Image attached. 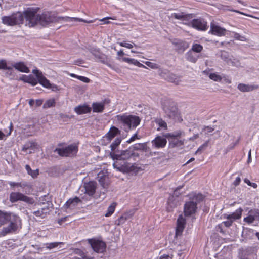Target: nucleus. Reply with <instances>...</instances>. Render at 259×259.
I'll list each match as a JSON object with an SVG mask.
<instances>
[{"instance_id":"obj_1","label":"nucleus","mask_w":259,"mask_h":259,"mask_svg":"<svg viewBox=\"0 0 259 259\" xmlns=\"http://www.w3.org/2000/svg\"><path fill=\"white\" fill-rule=\"evenodd\" d=\"M9 222L10 224L4 227L1 232V235L5 236L7 234L16 232L20 225V218L13 213H7L0 210V226Z\"/></svg>"},{"instance_id":"obj_2","label":"nucleus","mask_w":259,"mask_h":259,"mask_svg":"<svg viewBox=\"0 0 259 259\" xmlns=\"http://www.w3.org/2000/svg\"><path fill=\"white\" fill-rule=\"evenodd\" d=\"M73 20L78 21L80 22H87V21L81 19L74 17H56L52 15L49 12L42 13L41 15H39L38 24H40L42 26H46L51 23L55 22L57 21H63L65 22H71ZM92 21H89L88 23L92 22Z\"/></svg>"},{"instance_id":"obj_3","label":"nucleus","mask_w":259,"mask_h":259,"mask_svg":"<svg viewBox=\"0 0 259 259\" xmlns=\"http://www.w3.org/2000/svg\"><path fill=\"white\" fill-rule=\"evenodd\" d=\"M190 200L186 202L184 207V212L186 217L194 214L197 209V205L203 200V196L201 194L194 193L190 195Z\"/></svg>"},{"instance_id":"obj_4","label":"nucleus","mask_w":259,"mask_h":259,"mask_svg":"<svg viewBox=\"0 0 259 259\" xmlns=\"http://www.w3.org/2000/svg\"><path fill=\"white\" fill-rule=\"evenodd\" d=\"M2 23L8 26H14L22 24L24 19V16L20 12L14 13L9 16L2 17Z\"/></svg>"},{"instance_id":"obj_5","label":"nucleus","mask_w":259,"mask_h":259,"mask_svg":"<svg viewBox=\"0 0 259 259\" xmlns=\"http://www.w3.org/2000/svg\"><path fill=\"white\" fill-rule=\"evenodd\" d=\"M117 119L120 121L124 126H126L128 129L135 128L141 121L140 118L135 115H117Z\"/></svg>"},{"instance_id":"obj_6","label":"nucleus","mask_w":259,"mask_h":259,"mask_svg":"<svg viewBox=\"0 0 259 259\" xmlns=\"http://www.w3.org/2000/svg\"><path fill=\"white\" fill-rule=\"evenodd\" d=\"M38 8H28L24 12V16L28 22L29 27H33L38 24L39 15L37 14Z\"/></svg>"},{"instance_id":"obj_7","label":"nucleus","mask_w":259,"mask_h":259,"mask_svg":"<svg viewBox=\"0 0 259 259\" xmlns=\"http://www.w3.org/2000/svg\"><path fill=\"white\" fill-rule=\"evenodd\" d=\"M182 134V132L181 131H177L172 133H166L163 135V136L168 140L169 148L179 147L183 145V141L178 139Z\"/></svg>"},{"instance_id":"obj_8","label":"nucleus","mask_w":259,"mask_h":259,"mask_svg":"<svg viewBox=\"0 0 259 259\" xmlns=\"http://www.w3.org/2000/svg\"><path fill=\"white\" fill-rule=\"evenodd\" d=\"M61 156H73L78 152V147L75 144H71L61 148H57L54 150Z\"/></svg>"},{"instance_id":"obj_9","label":"nucleus","mask_w":259,"mask_h":259,"mask_svg":"<svg viewBox=\"0 0 259 259\" xmlns=\"http://www.w3.org/2000/svg\"><path fill=\"white\" fill-rule=\"evenodd\" d=\"M163 109L169 118L175 120H179V113L174 102H169L168 105H164L163 106Z\"/></svg>"},{"instance_id":"obj_10","label":"nucleus","mask_w":259,"mask_h":259,"mask_svg":"<svg viewBox=\"0 0 259 259\" xmlns=\"http://www.w3.org/2000/svg\"><path fill=\"white\" fill-rule=\"evenodd\" d=\"M10 201L12 203H15L18 201H22L29 204H32L34 203L33 198L20 192H12L10 195Z\"/></svg>"},{"instance_id":"obj_11","label":"nucleus","mask_w":259,"mask_h":259,"mask_svg":"<svg viewBox=\"0 0 259 259\" xmlns=\"http://www.w3.org/2000/svg\"><path fill=\"white\" fill-rule=\"evenodd\" d=\"M88 242L93 250L97 253H103L106 250V244L102 240L92 238L88 239Z\"/></svg>"},{"instance_id":"obj_12","label":"nucleus","mask_w":259,"mask_h":259,"mask_svg":"<svg viewBox=\"0 0 259 259\" xmlns=\"http://www.w3.org/2000/svg\"><path fill=\"white\" fill-rule=\"evenodd\" d=\"M227 30L223 27H220L214 22L210 23V30L209 33L219 37L223 36L226 35Z\"/></svg>"},{"instance_id":"obj_13","label":"nucleus","mask_w":259,"mask_h":259,"mask_svg":"<svg viewBox=\"0 0 259 259\" xmlns=\"http://www.w3.org/2000/svg\"><path fill=\"white\" fill-rule=\"evenodd\" d=\"M193 28L200 31H205L208 28L207 22L202 18L194 19L191 21Z\"/></svg>"},{"instance_id":"obj_14","label":"nucleus","mask_w":259,"mask_h":259,"mask_svg":"<svg viewBox=\"0 0 259 259\" xmlns=\"http://www.w3.org/2000/svg\"><path fill=\"white\" fill-rule=\"evenodd\" d=\"M114 168L118 171L123 173H127L133 170V166L130 163L124 162L123 164L119 163L118 162H115L113 164Z\"/></svg>"},{"instance_id":"obj_15","label":"nucleus","mask_w":259,"mask_h":259,"mask_svg":"<svg viewBox=\"0 0 259 259\" xmlns=\"http://www.w3.org/2000/svg\"><path fill=\"white\" fill-rule=\"evenodd\" d=\"M243 220L249 224L254 221H259V210H251L248 212V216L244 218Z\"/></svg>"},{"instance_id":"obj_16","label":"nucleus","mask_w":259,"mask_h":259,"mask_svg":"<svg viewBox=\"0 0 259 259\" xmlns=\"http://www.w3.org/2000/svg\"><path fill=\"white\" fill-rule=\"evenodd\" d=\"M166 139L164 136L163 137L160 136H157L151 142L152 146L156 149L164 148L167 143Z\"/></svg>"},{"instance_id":"obj_17","label":"nucleus","mask_w":259,"mask_h":259,"mask_svg":"<svg viewBox=\"0 0 259 259\" xmlns=\"http://www.w3.org/2000/svg\"><path fill=\"white\" fill-rule=\"evenodd\" d=\"M134 152L130 148L129 149L122 151L120 154L114 155L113 158L117 160H125L131 158Z\"/></svg>"},{"instance_id":"obj_18","label":"nucleus","mask_w":259,"mask_h":259,"mask_svg":"<svg viewBox=\"0 0 259 259\" xmlns=\"http://www.w3.org/2000/svg\"><path fill=\"white\" fill-rule=\"evenodd\" d=\"M39 83L43 87L48 89H51L52 91H55L58 90V87L54 84H51L50 81L48 80L44 75H42L38 80Z\"/></svg>"},{"instance_id":"obj_19","label":"nucleus","mask_w":259,"mask_h":259,"mask_svg":"<svg viewBox=\"0 0 259 259\" xmlns=\"http://www.w3.org/2000/svg\"><path fill=\"white\" fill-rule=\"evenodd\" d=\"M185 224L186 219L182 214L180 215L177 219V225L176 232V235H180L182 234L185 228Z\"/></svg>"},{"instance_id":"obj_20","label":"nucleus","mask_w":259,"mask_h":259,"mask_svg":"<svg viewBox=\"0 0 259 259\" xmlns=\"http://www.w3.org/2000/svg\"><path fill=\"white\" fill-rule=\"evenodd\" d=\"M258 88L259 86L256 84L239 83L237 86V89L242 92H251Z\"/></svg>"},{"instance_id":"obj_21","label":"nucleus","mask_w":259,"mask_h":259,"mask_svg":"<svg viewBox=\"0 0 259 259\" xmlns=\"http://www.w3.org/2000/svg\"><path fill=\"white\" fill-rule=\"evenodd\" d=\"M84 188L85 193L89 196H93L96 191V183L95 182L91 181L89 183H84Z\"/></svg>"},{"instance_id":"obj_22","label":"nucleus","mask_w":259,"mask_h":259,"mask_svg":"<svg viewBox=\"0 0 259 259\" xmlns=\"http://www.w3.org/2000/svg\"><path fill=\"white\" fill-rule=\"evenodd\" d=\"M178 199L174 196H170L167 201V210L169 212L172 211L178 206Z\"/></svg>"},{"instance_id":"obj_23","label":"nucleus","mask_w":259,"mask_h":259,"mask_svg":"<svg viewBox=\"0 0 259 259\" xmlns=\"http://www.w3.org/2000/svg\"><path fill=\"white\" fill-rule=\"evenodd\" d=\"M74 111L78 115L86 114L91 111V108L86 104L80 105L74 108Z\"/></svg>"},{"instance_id":"obj_24","label":"nucleus","mask_w":259,"mask_h":259,"mask_svg":"<svg viewBox=\"0 0 259 259\" xmlns=\"http://www.w3.org/2000/svg\"><path fill=\"white\" fill-rule=\"evenodd\" d=\"M242 211V209L239 208L232 213L225 215L224 218L230 219L233 222L235 220L239 219L241 217Z\"/></svg>"},{"instance_id":"obj_25","label":"nucleus","mask_w":259,"mask_h":259,"mask_svg":"<svg viewBox=\"0 0 259 259\" xmlns=\"http://www.w3.org/2000/svg\"><path fill=\"white\" fill-rule=\"evenodd\" d=\"M12 66L18 71L21 72L29 73L30 71L28 67H27V66L23 62L15 63L12 64Z\"/></svg>"},{"instance_id":"obj_26","label":"nucleus","mask_w":259,"mask_h":259,"mask_svg":"<svg viewBox=\"0 0 259 259\" xmlns=\"http://www.w3.org/2000/svg\"><path fill=\"white\" fill-rule=\"evenodd\" d=\"M172 44L175 45L176 49L179 52H183L188 47L186 42L181 40H174Z\"/></svg>"},{"instance_id":"obj_27","label":"nucleus","mask_w":259,"mask_h":259,"mask_svg":"<svg viewBox=\"0 0 259 259\" xmlns=\"http://www.w3.org/2000/svg\"><path fill=\"white\" fill-rule=\"evenodd\" d=\"M119 130L114 127H112L106 135L105 138H107L109 141H110L119 133Z\"/></svg>"},{"instance_id":"obj_28","label":"nucleus","mask_w":259,"mask_h":259,"mask_svg":"<svg viewBox=\"0 0 259 259\" xmlns=\"http://www.w3.org/2000/svg\"><path fill=\"white\" fill-rule=\"evenodd\" d=\"M4 72V76L10 79H14L15 77V73L13 69V66H8Z\"/></svg>"},{"instance_id":"obj_29","label":"nucleus","mask_w":259,"mask_h":259,"mask_svg":"<svg viewBox=\"0 0 259 259\" xmlns=\"http://www.w3.org/2000/svg\"><path fill=\"white\" fill-rule=\"evenodd\" d=\"M190 17V15L186 14L184 12H180L179 13H172L171 17H174L176 19L180 20H187Z\"/></svg>"},{"instance_id":"obj_30","label":"nucleus","mask_w":259,"mask_h":259,"mask_svg":"<svg viewBox=\"0 0 259 259\" xmlns=\"http://www.w3.org/2000/svg\"><path fill=\"white\" fill-rule=\"evenodd\" d=\"M37 143L33 141H28L23 145L22 150L24 152H27V150L28 149L37 148Z\"/></svg>"},{"instance_id":"obj_31","label":"nucleus","mask_w":259,"mask_h":259,"mask_svg":"<svg viewBox=\"0 0 259 259\" xmlns=\"http://www.w3.org/2000/svg\"><path fill=\"white\" fill-rule=\"evenodd\" d=\"M123 61L127 62L130 64H133L140 67L146 68V67L142 64L140 63L138 61L135 59L128 58L123 57L122 58Z\"/></svg>"},{"instance_id":"obj_32","label":"nucleus","mask_w":259,"mask_h":259,"mask_svg":"<svg viewBox=\"0 0 259 259\" xmlns=\"http://www.w3.org/2000/svg\"><path fill=\"white\" fill-rule=\"evenodd\" d=\"M80 202V200L79 198L75 197L72 199H69L67 202L65 203L64 206L66 208H68L71 206H74L79 202Z\"/></svg>"},{"instance_id":"obj_33","label":"nucleus","mask_w":259,"mask_h":259,"mask_svg":"<svg viewBox=\"0 0 259 259\" xmlns=\"http://www.w3.org/2000/svg\"><path fill=\"white\" fill-rule=\"evenodd\" d=\"M92 106L94 112H101L104 108V104L103 103H94Z\"/></svg>"},{"instance_id":"obj_34","label":"nucleus","mask_w":259,"mask_h":259,"mask_svg":"<svg viewBox=\"0 0 259 259\" xmlns=\"http://www.w3.org/2000/svg\"><path fill=\"white\" fill-rule=\"evenodd\" d=\"M166 80L173 82L176 84H178L179 82L181 81L180 77L176 75L175 74L170 73L169 75L168 76Z\"/></svg>"},{"instance_id":"obj_35","label":"nucleus","mask_w":259,"mask_h":259,"mask_svg":"<svg viewBox=\"0 0 259 259\" xmlns=\"http://www.w3.org/2000/svg\"><path fill=\"white\" fill-rule=\"evenodd\" d=\"M48 210L49 209L48 208H42L41 210L33 211V214L36 217L44 218L46 214L48 213Z\"/></svg>"},{"instance_id":"obj_36","label":"nucleus","mask_w":259,"mask_h":259,"mask_svg":"<svg viewBox=\"0 0 259 259\" xmlns=\"http://www.w3.org/2000/svg\"><path fill=\"white\" fill-rule=\"evenodd\" d=\"M132 148L136 150H142L146 151L147 150V145L146 143H137L132 146Z\"/></svg>"},{"instance_id":"obj_37","label":"nucleus","mask_w":259,"mask_h":259,"mask_svg":"<svg viewBox=\"0 0 259 259\" xmlns=\"http://www.w3.org/2000/svg\"><path fill=\"white\" fill-rule=\"evenodd\" d=\"M25 169L27 173L30 175L32 178H35L38 175V170H32L29 165H25Z\"/></svg>"},{"instance_id":"obj_38","label":"nucleus","mask_w":259,"mask_h":259,"mask_svg":"<svg viewBox=\"0 0 259 259\" xmlns=\"http://www.w3.org/2000/svg\"><path fill=\"white\" fill-rule=\"evenodd\" d=\"M130 216L128 213H125L116 220L117 225L123 224L125 221L129 219Z\"/></svg>"},{"instance_id":"obj_39","label":"nucleus","mask_w":259,"mask_h":259,"mask_svg":"<svg viewBox=\"0 0 259 259\" xmlns=\"http://www.w3.org/2000/svg\"><path fill=\"white\" fill-rule=\"evenodd\" d=\"M60 244H63L62 242H51L47 243L45 244V247L48 249H52L55 248Z\"/></svg>"},{"instance_id":"obj_40","label":"nucleus","mask_w":259,"mask_h":259,"mask_svg":"<svg viewBox=\"0 0 259 259\" xmlns=\"http://www.w3.org/2000/svg\"><path fill=\"white\" fill-rule=\"evenodd\" d=\"M115 208V204L114 203H112L111 205H110L108 209L107 212L105 214V217H108L111 216L114 212Z\"/></svg>"},{"instance_id":"obj_41","label":"nucleus","mask_w":259,"mask_h":259,"mask_svg":"<svg viewBox=\"0 0 259 259\" xmlns=\"http://www.w3.org/2000/svg\"><path fill=\"white\" fill-rule=\"evenodd\" d=\"M233 34V37L237 40L242 41H247V39L245 36L240 35L239 33L235 32H232Z\"/></svg>"},{"instance_id":"obj_42","label":"nucleus","mask_w":259,"mask_h":259,"mask_svg":"<svg viewBox=\"0 0 259 259\" xmlns=\"http://www.w3.org/2000/svg\"><path fill=\"white\" fill-rule=\"evenodd\" d=\"M203 50V46L200 44H193L191 48V50L196 52L200 53Z\"/></svg>"},{"instance_id":"obj_43","label":"nucleus","mask_w":259,"mask_h":259,"mask_svg":"<svg viewBox=\"0 0 259 259\" xmlns=\"http://www.w3.org/2000/svg\"><path fill=\"white\" fill-rule=\"evenodd\" d=\"M121 140L120 138H117L112 142L110 145L111 149L112 151H114L116 147L120 144Z\"/></svg>"},{"instance_id":"obj_44","label":"nucleus","mask_w":259,"mask_h":259,"mask_svg":"<svg viewBox=\"0 0 259 259\" xmlns=\"http://www.w3.org/2000/svg\"><path fill=\"white\" fill-rule=\"evenodd\" d=\"M187 59L192 63H195L196 61L197 60V58L196 57H194L191 51H189L187 53V56H186Z\"/></svg>"},{"instance_id":"obj_45","label":"nucleus","mask_w":259,"mask_h":259,"mask_svg":"<svg viewBox=\"0 0 259 259\" xmlns=\"http://www.w3.org/2000/svg\"><path fill=\"white\" fill-rule=\"evenodd\" d=\"M155 122L158 124L160 127L164 129H166L167 127V123L161 118L156 119Z\"/></svg>"},{"instance_id":"obj_46","label":"nucleus","mask_w":259,"mask_h":259,"mask_svg":"<svg viewBox=\"0 0 259 259\" xmlns=\"http://www.w3.org/2000/svg\"><path fill=\"white\" fill-rule=\"evenodd\" d=\"M55 104V100L53 99H49L47 100L43 105L44 108H48L53 106H54Z\"/></svg>"},{"instance_id":"obj_47","label":"nucleus","mask_w":259,"mask_h":259,"mask_svg":"<svg viewBox=\"0 0 259 259\" xmlns=\"http://www.w3.org/2000/svg\"><path fill=\"white\" fill-rule=\"evenodd\" d=\"M9 184L11 187H20L22 188L27 186V184L26 183H21L18 182H10Z\"/></svg>"},{"instance_id":"obj_48","label":"nucleus","mask_w":259,"mask_h":259,"mask_svg":"<svg viewBox=\"0 0 259 259\" xmlns=\"http://www.w3.org/2000/svg\"><path fill=\"white\" fill-rule=\"evenodd\" d=\"M170 73V72L166 69H162L159 70V74L162 78L166 80Z\"/></svg>"},{"instance_id":"obj_49","label":"nucleus","mask_w":259,"mask_h":259,"mask_svg":"<svg viewBox=\"0 0 259 259\" xmlns=\"http://www.w3.org/2000/svg\"><path fill=\"white\" fill-rule=\"evenodd\" d=\"M209 77L211 79H212L215 81H221L222 80L221 76L215 73H210L209 75Z\"/></svg>"},{"instance_id":"obj_50","label":"nucleus","mask_w":259,"mask_h":259,"mask_svg":"<svg viewBox=\"0 0 259 259\" xmlns=\"http://www.w3.org/2000/svg\"><path fill=\"white\" fill-rule=\"evenodd\" d=\"M221 58L226 61L227 63L229 64V61H230L232 63V65H234L233 62L231 61L230 59H228V55L227 53L225 51H223L222 52L221 55Z\"/></svg>"},{"instance_id":"obj_51","label":"nucleus","mask_w":259,"mask_h":259,"mask_svg":"<svg viewBox=\"0 0 259 259\" xmlns=\"http://www.w3.org/2000/svg\"><path fill=\"white\" fill-rule=\"evenodd\" d=\"M209 141H206L203 144L201 145L195 152V154H198L201 152L202 151L205 150L208 145Z\"/></svg>"},{"instance_id":"obj_52","label":"nucleus","mask_w":259,"mask_h":259,"mask_svg":"<svg viewBox=\"0 0 259 259\" xmlns=\"http://www.w3.org/2000/svg\"><path fill=\"white\" fill-rule=\"evenodd\" d=\"M73 253L74 254H76L78 256H79L81 257H82L83 256H89V255H87L83 251H82L81 250L76 248L74 249Z\"/></svg>"},{"instance_id":"obj_53","label":"nucleus","mask_w":259,"mask_h":259,"mask_svg":"<svg viewBox=\"0 0 259 259\" xmlns=\"http://www.w3.org/2000/svg\"><path fill=\"white\" fill-rule=\"evenodd\" d=\"M73 253L74 254H76L78 256H79L81 257H82L83 256H89V255H87L83 251H82L81 250L76 248L74 249Z\"/></svg>"},{"instance_id":"obj_54","label":"nucleus","mask_w":259,"mask_h":259,"mask_svg":"<svg viewBox=\"0 0 259 259\" xmlns=\"http://www.w3.org/2000/svg\"><path fill=\"white\" fill-rule=\"evenodd\" d=\"M214 130V128L212 127L205 126L202 130V132H203L205 134H208L209 133L212 132Z\"/></svg>"},{"instance_id":"obj_55","label":"nucleus","mask_w":259,"mask_h":259,"mask_svg":"<svg viewBox=\"0 0 259 259\" xmlns=\"http://www.w3.org/2000/svg\"><path fill=\"white\" fill-rule=\"evenodd\" d=\"M118 44L122 47H125L128 49H132L133 47V45L131 44L126 42L123 41L122 42H118Z\"/></svg>"},{"instance_id":"obj_56","label":"nucleus","mask_w":259,"mask_h":259,"mask_svg":"<svg viewBox=\"0 0 259 259\" xmlns=\"http://www.w3.org/2000/svg\"><path fill=\"white\" fill-rule=\"evenodd\" d=\"M8 67L7 61L5 60L2 59L0 60V70H5Z\"/></svg>"},{"instance_id":"obj_57","label":"nucleus","mask_w":259,"mask_h":259,"mask_svg":"<svg viewBox=\"0 0 259 259\" xmlns=\"http://www.w3.org/2000/svg\"><path fill=\"white\" fill-rule=\"evenodd\" d=\"M244 181L248 186L252 187L253 188H256L257 187V184L255 183H251L248 179L246 178L244 180Z\"/></svg>"},{"instance_id":"obj_58","label":"nucleus","mask_w":259,"mask_h":259,"mask_svg":"<svg viewBox=\"0 0 259 259\" xmlns=\"http://www.w3.org/2000/svg\"><path fill=\"white\" fill-rule=\"evenodd\" d=\"M32 73L36 75L37 80L43 75L42 72H40L38 69H33Z\"/></svg>"},{"instance_id":"obj_59","label":"nucleus","mask_w":259,"mask_h":259,"mask_svg":"<svg viewBox=\"0 0 259 259\" xmlns=\"http://www.w3.org/2000/svg\"><path fill=\"white\" fill-rule=\"evenodd\" d=\"M38 81L37 79H35L31 76L28 83L31 84L32 85L34 86L37 84Z\"/></svg>"},{"instance_id":"obj_60","label":"nucleus","mask_w":259,"mask_h":259,"mask_svg":"<svg viewBox=\"0 0 259 259\" xmlns=\"http://www.w3.org/2000/svg\"><path fill=\"white\" fill-rule=\"evenodd\" d=\"M227 220V221H223L221 224H223V225H224L226 227H229L232 225L233 222L230 219Z\"/></svg>"},{"instance_id":"obj_61","label":"nucleus","mask_w":259,"mask_h":259,"mask_svg":"<svg viewBox=\"0 0 259 259\" xmlns=\"http://www.w3.org/2000/svg\"><path fill=\"white\" fill-rule=\"evenodd\" d=\"M145 64L148 66L153 69H157L158 68V65L156 64L150 62H146Z\"/></svg>"},{"instance_id":"obj_62","label":"nucleus","mask_w":259,"mask_h":259,"mask_svg":"<svg viewBox=\"0 0 259 259\" xmlns=\"http://www.w3.org/2000/svg\"><path fill=\"white\" fill-rule=\"evenodd\" d=\"M30 76H31L30 75V76H26V75H22V77H21L19 79L20 80H23L25 82L28 83V82L29 81V79H30Z\"/></svg>"},{"instance_id":"obj_63","label":"nucleus","mask_w":259,"mask_h":259,"mask_svg":"<svg viewBox=\"0 0 259 259\" xmlns=\"http://www.w3.org/2000/svg\"><path fill=\"white\" fill-rule=\"evenodd\" d=\"M140 138L138 137L137 134H135L129 140L127 141V142L128 143H130L134 141H135L136 139H139Z\"/></svg>"},{"instance_id":"obj_64","label":"nucleus","mask_w":259,"mask_h":259,"mask_svg":"<svg viewBox=\"0 0 259 259\" xmlns=\"http://www.w3.org/2000/svg\"><path fill=\"white\" fill-rule=\"evenodd\" d=\"M77 78L79 79L80 80L86 83H88L90 81L89 78L84 76H77Z\"/></svg>"}]
</instances>
